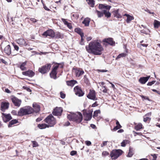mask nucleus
I'll return each mask as SVG.
<instances>
[{"label":"nucleus","mask_w":160,"mask_h":160,"mask_svg":"<svg viewBox=\"0 0 160 160\" xmlns=\"http://www.w3.org/2000/svg\"><path fill=\"white\" fill-rule=\"evenodd\" d=\"M86 48L88 52L96 55L101 54L102 51L103 50L102 47L98 41L90 42L88 46H86Z\"/></svg>","instance_id":"nucleus-1"},{"label":"nucleus","mask_w":160,"mask_h":160,"mask_svg":"<svg viewBox=\"0 0 160 160\" xmlns=\"http://www.w3.org/2000/svg\"><path fill=\"white\" fill-rule=\"evenodd\" d=\"M34 112L33 109L29 106L21 108L18 112V116H22L32 113Z\"/></svg>","instance_id":"nucleus-2"},{"label":"nucleus","mask_w":160,"mask_h":160,"mask_svg":"<svg viewBox=\"0 0 160 160\" xmlns=\"http://www.w3.org/2000/svg\"><path fill=\"white\" fill-rule=\"evenodd\" d=\"M45 122L48 124L49 127L53 126L56 123L55 120L52 115L48 116L44 120Z\"/></svg>","instance_id":"nucleus-3"},{"label":"nucleus","mask_w":160,"mask_h":160,"mask_svg":"<svg viewBox=\"0 0 160 160\" xmlns=\"http://www.w3.org/2000/svg\"><path fill=\"white\" fill-rule=\"evenodd\" d=\"M51 67V64L50 63L47 64L43 66L38 69L39 72L42 74H45L48 72L50 70Z\"/></svg>","instance_id":"nucleus-4"},{"label":"nucleus","mask_w":160,"mask_h":160,"mask_svg":"<svg viewBox=\"0 0 160 160\" xmlns=\"http://www.w3.org/2000/svg\"><path fill=\"white\" fill-rule=\"evenodd\" d=\"M82 120V116L80 112H77L73 114V121L77 123H80Z\"/></svg>","instance_id":"nucleus-5"},{"label":"nucleus","mask_w":160,"mask_h":160,"mask_svg":"<svg viewBox=\"0 0 160 160\" xmlns=\"http://www.w3.org/2000/svg\"><path fill=\"white\" fill-rule=\"evenodd\" d=\"M122 153V151L121 150H114L111 152L110 156L112 159H116Z\"/></svg>","instance_id":"nucleus-6"},{"label":"nucleus","mask_w":160,"mask_h":160,"mask_svg":"<svg viewBox=\"0 0 160 160\" xmlns=\"http://www.w3.org/2000/svg\"><path fill=\"white\" fill-rule=\"evenodd\" d=\"M58 64V63H57ZM59 64H58V65L56 66H53V68L52 69L51 72L50 73V75L51 78H53L54 79H56L57 78L56 75L57 74V70L59 67Z\"/></svg>","instance_id":"nucleus-7"},{"label":"nucleus","mask_w":160,"mask_h":160,"mask_svg":"<svg viewBox=\"0 0 160 160\" xmlns=\"http://www.w3.org/2000/svg\"><path fill=\"white\" fill-rule=\"evenodd\" d=\"M87 97L88 98L93 100H96L97 99L96 96L95 92L93 90H90L87 96Z\"/></svg>","instance_id":"nucleus-8"},{"label":"nucleus","mask_w":160,"mask_h":160,"mask_svg":"<svg viewBox=\"0 0 160 160\" xmlns=\"http://www.w3.org/2000/svg\"><path fill=\"white\" fill-rule=\"evenodd\" d=\"M74 90L75 94L79 97L82 96L84 94V92L81 89V88L78 86L75 87Z\"/></svg>","instance_id":"nucleus-9"},{"label":"nucleus","mask_w":160,"mask_h":160,"mask_svg":"<svg viewBox=\"0 0 160 160\" xmlns=\"http://www.w3.org/2000/svg\"><path fill=\"white\" fill-rule=\"evenodd\" d=\"M42 35L44 36H49L51 38H53L55 36V33L52 29L48 30L44 32Z\"/></svg>","instance_id":"nucleus-10"},{"label":"nucleus","mask_w":160,"mask_h":160,"mask_svg":"<svg viewBox=\"0 0 160 160\" xmlns=\"http://www.w3.org/2000/svg\"><path fill=\"white\" fill-rule=\"evenodd\" d=\"M62 111V108L56 107L54 109L52 114L55 116H60L61 115Z\"/></svg>","instance_id":"nucleus-11"},{"label":"nucleus","mask_w":160,"mask_h":160,"mask_svg":"<svg viewBox=\"0 0 160 160\" xmlns=\"http://www.w3.org/2000/svg\"><path fill=\"white\" fill-rule=\"evenodd\" d=\"M12 101L14 105L17 107H19L21 103V100L15 97H13L12 98Z\"/></svg>","instance_id":"nucleus-12"},{"label":"nucleus","mask_w":160,"mask_h":160,"mask_svg":"<svg viewBox=\"0 0 160 160\" xmlns=\"http://www.w3.org/2000/svg\"><path fill=\"white\" fill-rule=\"evenodd\" d=\"M2 114L3 116L2 118L4 122H8L12 119V118L10 114H6L2 113Z\"/></svg>","instance_id":"nucleus-13"},{"label":"nucleus","mask_w":160,"mask_h":160,"mask_svg":"<svg viewBox=\"0 0 160 160\" xmlns=\"http://www.w3.org/2000/svg\"><path fill=\"white\" fill-rule=\"evenodd\" d=\"M9 104L8 102H2L1 103V110L4 112L6 109L8 108Z\"/></svg>","instance_id":"nucleus-14"},{"label":"nucleus","mask_w":160,"mask_h":160,"mask_svg":"<svg viewBox=\"0 0 160 160\" xmlns=\"http://www.w3.org/2000/svg\"><path fill=\"white\" fill-rule=\"evenodd\" d=\"M17 42L21 46H26L28 45L25 40L22 38H20L17 40Z\"/></svg>","instance_id":"nucleus-15"},{"label":"nucleus","mask_w":160,"mask_h":160,"mask_svg":"<svg viewBox=\"0 0 160 160\" xmlns=\"http://www.w3.org/2000/svg\"><path fill=\"white\" fill-rule=\"evenodd\" d=\"M103 41L112 46L114 45L115 44V42L111 38H105L103 40Z\"/></svg>","instance_id":"nucleus-16"},{"label":"nucleus","mask_w":160,"mask_h":160,"mask_svg":"<svg viewBox=\"0 0 160 160\" xmlns=\"http://www.w3.org/2000/svg\"><path fill=\"white\" fill-rule=\"evenodd\" d=\"M22 74L26 76L32 77L34 76L35 74L34 73L32 70H28L25 72H23Z\"/></svg>","instance_id":"nucleus-17"},{"label":"nucleus","mask_w":160,"mask_h":160,"mask_svg":"<svg viewBox=\"0 0 160 160\" xmlns=\"http://www.w3.org/2000/svg\"><path fill=\"white\" fill-rule=\"evenodd\" d=\"M150 76H149L147 77H143L139 79V82L142 84H145L148 80Z\"/></svg>","instance_id":"nucleus-18"},{"label":"nucleus","mask_w":160,"mask_h":160,"mask_svg":"<svg viewBox=\"0 0 160 160\" xmlns=\"http://www.w3.org/2000/svg\"><path fill=\"white\" fill-rule=\"evenodd\" d=\"M32 106L34 108V112L36 113L38 112L40 110V108L39 105H38L36 103H34L32 105Z\"/></svg>","instance_id":"nucleus-19"},{"label":"nucleus","mask_w":160,"mask_h":160,"mask_svg":"<svg viewBox=\"0 0 160 160\" xmlns=\"http://www.w3.org/2000/svg\"><path fill=\"white\" fill-rule=\"evenodd\" d=\"M123 16H126L127 17V19L126 20V22L128 23H130L132 20H133L134 19L133 16L127 14H124Z\"/></svg>","instance_id":"nucleus-20"},{"label":"nucleus","mask_w":160,"mask_h":160,"mask_svg":"<svg viewBox=\"0 0 160 160\" xmlns=\"http://www.w3.org/2000/svg\"><path fill=\"white\" fill-rule=\"evenodd\" d=\"M77 83V81L74 80H71L68 81L66 82L68 86L73 87L74 85Z\"/></svg>","instance_id":"nucleus-21"},{"label":"nucleus","mask_w":160,"mask_h":160,"mask_svg":"<svg viewBox=\"0 0 160 160\" xmlns=\"http://www.w3.org/2000/svg\"><path fill=\"white\" fill-rule=\"evenodd\" d=\"M4 51L8 55H10L11 53V49L10 45H8L5 48Z\"/></svg>","instance_id":"nucleus-22"},{"label":"nucleus","mask_w":160,"mask_h":160,"mask_svg":"<svg viewBox=\"0 0 160 160\" xmlns=\"http://www.w3.org/2000/svg\"><path fill=\"white\" fill-rule=\"evenodd\" d=\"M113 15L115 17L117 18H120L122 17L121 15L119 12V10L117 9L113 11Z\"/></svg>","instance_id":"nucleus-23"},{"label":"nucleus","mask_w":160,"mask_h":160,"mask_svg":"<svg viewBox=\"0 0 160 160\" xmlns=\"http://www.w3.org/2000/svg\"><path fill=\"white\" fill-rule=\"evenodd\" d=\"M85 119L86 121H89L91 120L92 117V112L86 113L85 115Z\"/></svg>","instance_id":"nucleus-24"},{"label":"nucleus","mask_w":160,"mask_h":160,"mask_svg":"<svg viewBox=\"0 0 160 160\" xmlns=\"http://www.w3.org/2000/svg\"><path fill=\"white\" fill-rule=\"evenodd\" d=\"M90 20V18H86L82 22V23L85 25V26H88L89 25Z\"/></svg>","instance_id":"nucleus-25"},{"label":"nucleus","mask_w":160,"mask_h":160,"mask_svg":"<svg viewBox=\"0 0 160 160\" xmlns=\"http://www.w3.org/2000/svg\"><path fill=\"white\" fill-rule=\"evenodd\" d=\"M84 73V72L83 70H80L78 69L75 70L76 75L77 77H79L83 75Z\"/></svg>","instance_id":"nucleus-26"},{"label":"nucleus","mask_w":160,"mask_h":160,"mask_svg":"<svg viewBox=\"0 0 160 160\" xmlns=\"http://www.w3.org/2000/svg\"><path fill=\"white\" fill-rule=\"evenodd\" d=\"M38 127L40 129H45L46 128H48L49 126L45 123H42L41 124H39L38 125Z\"/></svg>","instance_id":"nucleus-27"},{"label":"nucleus","mask_w":160,"mask_h":160,"mask_svg":"<svg viewBox=\"0 0 160 160\" xmlns=\"http://www.w3.org/2000/svg\"><path fill=\"white\" fill-rule=\"evenodd\" d=\"M75 32L79 34L81 36L84 37V33L81 29L80 28H76L75 29Z\"/></svg>","instance_id":"nucleus-28"},{"label":"nucleus","mask_w":160,"mask_h":160,"mask_svg":"<svg viewBox=\"0 0 160 160\" xmlns=\"http://www.w3.org/2000/svg\"><path fill=\"white\" fill-rule=\"evenodd\" d=\"M116 124L117 125L116 126L113 128V130L114 131H116L120 128L122 127L120 125L119 122L117 120H116Z\"/></svg>","instance_id":"nucleus-29"},{"label":"nucleus","mask_w":160,"mask_h":160,"mask_svg":"<svg viewBox=\"0 0 160 160\" xmlns=\"http://www.w3.org/2000/svg\"><path fill=\"white\" fill-rule=\"evenodd\" d=\"M99 8L100 9H106L109 10L111 8V6L108 5L105 6L103 4H100L99 5Z\"/></svg>","instance_id":"nucleus-30"},{"label":"nucleus","mask_w":160,"mask_h":160,"mask_svg":"<svg viewBox=\"0 0 160 160\" xmlns=\"http://www.w3.org/2000/svg\"><path fill=\"white\" fill-rule=\"evenodd\" d=\"M133 154V149L132 148L130 147L128 154L127 155V157H131Z\"/></svg>","instance_id":"nucleus-31"},{"label":"nucleus","mask_w":160,"mask_h":160,"mask_svg":"<svg viewBox=\"0 0 160 160\" xmlns=\"http://www.w3.org/2000/svg\"><path fill=\"white\" fill-rule=\"evenodd\" d=\"M18 122V120L16 119L12 120L9 122V124L8 125V127H12L13 125L17 123Z\"/></svg>","instance_id":"nucleus-32"},{"label":"nucleus","mask_w":160,"mask_h":160,"mask_svg":"<svg viewBox=\"0 0 160 160\" xmlns=\"http://www.w3.org/2000/svg\"><path fill=\"white\" fill-rule=\"evenodd\" d=\"M160 26V22L158 20H155L154 21V26L155 28H158Z\"/></svg>","instance_id":"nucleus-33"},{"label":"nucleus","mask_w":160,"mask_h":160,"mask_svg":"<svg viewBox=\"0 0 160 160\" xmlns=\"http://www.w3.org/2000/svg\"><path fill=\"white\" fill-rule=\"evenodd\" d=\"M88 3L91 7H93L94 6V0H86Z\"/></svg>","instance_id":"nucleus-34"},{"label":"nucleus","mask_w":160,"mask_h":160,"mask_svg":"<svg viewBox=\"0 0 160 160\" xmlns=\"http://www.w3.org/2000/svg\"><path fill=\"white\" fill-rule=\"evenodd\" d=\"M142 128V125L141 123H138V125L135 126V129L137 131H138Z\"/></svg>","instance_id":"nucleus-35"},{"label":"nucleus","mask_w":160,"mask_h":160,"mask_svg":"<svg viewBox=\"0 0 160 160\" xmlns=\"http://www.w3.org/2000/svg\"><path fill=\"white\" fill-rule=\"evenodd\" d=\"M103 12L105 17L109 18L111 16V14L110 13L109 11H107V10H104Z\"/></svg>","instance_id":"nucleus-36"},{"label":"nucleus","mask_w":160,"mask_h":160,"mask_svg":"<svg viewBox=\"0 0 160 160\" xmlns=\"http://www.w3.org/2000/svg\"><path fill=\"white\" fill-rule=\"evenodd\" d=\"M26 64L25 62H23L20 66V69L22 71L25 70H26V68L25 67Z\"/></svg>","instance_id":"nucleus-37"},{"label":"nucleus","mask_w":160,"mask_h":160,"mask_svg":"<svg viewBox=\"0 0 160 160\" xmlns=\"http://www.w3.org/2000/svg\"><path fill=\"white\" fill-rule=\"evenodd\" d=\"M100 113V111L99 110H98L95 111L93 113V117L94 118H95L98 116V114Z\"/></svg>","instance_id":"nucleus-38"},{"label":"nucleus","mask_w":160,"mask_h":160,"mask_svg":"<svg viewBox=\"0 0 160 160\" xmlns=\"http://www.w3.org/2000/svg\"><path fill=\"white\" fill-rule=\"evenodd\" d=\"M127 54L125 53H122L120 54L116 58V60H117L119 58H121V57H125L126 56Z\"/></svg>","instance_id":"nucleus-39"},{"label":"nucleus","mask_w":160,"mask_h":160,"mask_svg":"<svg viewBox=\"0 0 160 160\" xmlns=\"http://www.w3.org/2000/svg\"><path fill=\"white\" fill-rule=\"evenodd\" d=\"M128 142V140H124L121 143V146L122 147H125L126 144Z\"/></svg>","instance_id":"nucleus-40"},{"label":"nucleus","mask_w":160,"mask_h":160,"mask_svg":"<svg viewBox=\"0 0 160 160\" xmlns=\"http://www.w3.org/2000/svg\"><path fill=\"white\" fill-rule=\"evenodd\" d=\"M84 82L87 84H88L89 83V81L87 78L86 75H85L84 77Z\"/></svg>","instance_id":"nucleus-41"},{"label":"nucleus","mask_w":160,"mask_h":160,"mask_svg":"<svg viewBox=\"0 0 160 160\" xmlns=\"http://www.w3.org/2000/svg\"><path fill=\"white\" fill-rule=\"evenodd\" d=\"M32 142L33 144L32 147H36L38 146V144L36 141H32Z\"/></svg>","instance_id":"nucleus-42"},{"label":"nucleus","mask_w":160,"mask_h":160,"mask_svg":"<svg viewBox=\"0 0 160 160\" xmlns=\"http://www.w3.org/2000/svg\"><path fill=\"white\" fill-rule=\"evenodd\" d=\"M151 119L148 117H147L146 115H145L143 117V121L144 122H146L147 121L150 120Z\"/></svg>","instance_id":"nucleus-43"},{"label":"nucleus","mask_w":160,"mask_h":160,"mask_svg":"<svg viewBox=\"0 0 160 160\" xmlns=\"http://www.w3.org/2000/svg\"><path fill=\"white\" fill-rule=\"evenodd\" d=\"M67 118L69 120L73 121V114H72L68 115L67 116Z\"/></svg>","instance_id":"nucleus-44"},{"label":"nucleus","mask_w":160,"mask_h":160,"mask_svg":"<svg viewBox=\"0 0 160 160\" xmlns=\"http://www.w3.org/2000/svg\"><path fill=\"white\" fill-rule=\"evenodd\" d=\"M96 12H97V15L98 17H101L103 16V13L102 12L98 10H96Z\"/></svg>","instance_id":"nucleus-45"},{"label":"nucleus","mask_w":160,"mask_h":160,"mask_svg":"<svg viewBox=\"0 0 160 160\" xmlns=\"http://www.w3.org/2000/svg\"><path fill=\"white\" fill-rule=\"evenodd\" d=\"M151 156L152 158V160H156V159L157 157L156 154H151Z\"/></svg>","instance_id":"nucleus-46"},{"label":"nucleus","mask_w":160,"mask_h":160,"mask_svg":"<svg viewBox=\"0 0 160 160\" xmlns=\"http://www.w3.org/2000/svg\"><path fill=\"white\" fill-rule=\"evenodd\" d=\"M155 82L156 81H153L152 82H149L148 83L147 85L151 86L154 84Z\"/></svg>","instance_id":"nucleus-47"},{"label":"nucleus","mask_w":160,"mask_h":160,"mask_svg":"<svg viewBox=\"0 0 160 160\" xmlns=\"http://www.w3.org/2000/svg\"><path fill=\"white\" fill-rule=\"evenodd\" d=\"M62 21L64 23L65 25H67L68 23L66 20V19L64 18H62Z\"/></svg>","instance_id":"nucleus-48"},{"label":"nucleus","mask_w":160,"mask_h":160,"mask_svg":"<svg viewBox=\"0 0 160 160\" xmlns=\"http://www.w3.org/2000/svg\"><path fill=\"white\" fill-rule=\"evenodd\" d=\"M77 154V152L75 151H72L70 152V155L71 156H73Z\"/></svg>","instance_id":"nucleus-49"},{"label":"nucleus","mask_w":160,"mask_h":160,"mask_svg":"<svg viewBox=\"0 0 160 160\" xmlns=\"http://www.w3.org/2000/svg\"><path fill=\"white\" fill-rule=\"evenodd\" d=\"M13 45L15 49L17 51H18L19 48L18 46L15 44Z\"/></svg>","instance_id":"nucleus-50"},{"label":"nucleus","mask_w":160,"mask_h":160,"mask_svg":"<svg viewBox=\"0 0 160 160\" xmlns=\"http://www.w3.org/2000/svg\"><path fill=\"white\" fill-rule=\"evenodd\" d=\"M107 141H103L102 143L101 144V146L102 147H103L104 146H106L107 145Z\"/></svg>","instance_id":"nucleus-51"},{"label":"nucleus","mask_w":160,"mask_h":160,"mask_svg":"<svg viewBox=\"0 0 160 160\" xmlns=\"http://www.w3.org/2000/svg\"><path fill=\"white\" fill-rule=\"evenodd\" d=\"M60 94L61 95V97L62 98H64L65 97V94L63 93L62 92H61L60 93Z\"/></svg>","instance_id":"nucleus-52"},{"label":"nucleus","mask_w":160,"mask_h":160,"mask_svg":"<svg viewBox=\"0 0 160 160\" xmlns=\"http://www.w3.org/2000/svg\"><path fill=\"white\" fill-rule=\"evenodd\" d=\"M12 113L13 115H18V113H17V112L15 110H13L11 112Z\"/></svg>","instance_id":"nucleus-53"},{"label":"nucleus","mask_w":160,"mask_h":160,"mask_svg":"<svg viewBox=\"0 0 160 160\" xmlns=\"http://www.w3.org/2000/svg\"><path fill=\"white\" fill-rule=\"evenodd\" d=\"M85 143L87 146H90L91 144V143L90 141H85Z\"/></svg>","instance_id":"nucleus-54"},{"label":"nucleus","mask_w":160,"mask_h":160,"mask_svg":"<svg viewBox=\"0 0 160 160\" xmlns=\"http://www.w3.org/2000/svg\"><path fill=\"white\" fill-rule=\"evenodd\" d=\"M102 89H103L102 91L103 92L106 93L107 91V89L106 88L105 86H103L102 88Z\"/></svg>","instance_id":"nucleus-55"},{"label":"nucleus","mask_w":160,"mask_h":160,"mask_svg":"<svg viewBox=\"0 0 160 160\" xmlns=\"http://www.w3.org/2000/svg\"><path fill=\"white\" fill-rule=\"evenodd\" d=\"M57 37H58V38H62V35L59 32H58L57 34Z\"/></svg>","instance_id":"nucleus-56"},{"label":"nucleus","mask_w":160,"mask_h":160,"mask_svg":"<svg viewBox=\"0 0 160 160\" xmlns=\"http://www.w3.org/2000/svg\"><path fill=\"white\" fill-rule=\"evenodd\" d=\"M102 154L104 156H107L109 155V153L107 152L104 151L102 152Z\"/></svg>","instance_id":"nucleus-57"},{"label":"nucleus","mask_w":160,"mask_h":160,"mask_svg":"<svg viewBox=\"0 0 160 160\" xmlns=\"http://www.w3.org/2000/svg\"><path fill=\"white\" fill-rule=\"evenodd\" d=\"M142 98H143L145 99H146V100H147L149 101H150V100L149 99V98L148 97H145V96H142Z\"/></svg>","instance_id":"nucleus-58"},{"label":"nucleus","mask_w":160,"mask_h":160,"mask_svg":"<svg viewBox=\"0 0 160 160\" xmlns=\"http://www.w3.org/2000/svg\"><path fill=\"white\" fill-rule=\"evenodd\" d=\"M66 25L69 29L72 28V25L71 23H68Z\"/></svg>","instance_id":"nucleus-59"},{"label":"nucleus","mask_w":160,"mask_h":160,"mask_svg":"<svg viewBox=\"0 0 160 160\" xmlns=\"http://www.w3.org/2000/svg\"><path fill=\"white\" fill-rule=\"evenodd\" d=\"M30 20L33 22H37V20L34 18H31L30 19Z\"/></svg>","instance_id":"nucleus-60"},{"label":"nucleus","mask_w":160,"mask_h":160,"mask_svg":"<svg viewBox=\"0 0 160 160\" xmlns=\"http://www.w3.org/2000/svg\"><path fill=\"white\" fill-rule=\"evenodd\" d=\"M43 8H44V9L46 10H47V11H50V9L47 7V6H46L45 5H43Z\"/></svg>","instance_id":"nucleus-61"},{"label":"nucleus","mask_w":160,"mask_h":160,"mask_svg":"<svg viewBox=\"0 0 160 160\" xmlns=\"http://www.w3.org/2000/svg\"><path fill=\"white\" fill-rule=\"evenodd\" d=\"M152 91L154 92H156V93L159 94H160V92L158 91H157L156 90L154 89H152Z\"/></svg>","instance_id":"nucleus-62"},{"label":"nucleus","mask_w":160,"mask_h":160,"mask_svg":"<svg viewBox=\"0 0 160 160\" xmlns=\"http://www.w3.org/2000/svg\"><path fill=\"white\" fill-rule=\"evenodd\" d=\"M98 105L97 104V102H96L95 103L92 104V107H95Z\"/></svg>","instance_id":"nucleus-63"},{"label":"nucleus","mask_w":160,"mask_h":160,"mask_svg":"<svg viewBox=\"0 0 160 160\" xmlns=\"http://www.w3.org/2000/svg\"><path fill=\"white\" fill-rule=\"evenodd\" d=\"M91 127L93 129H95L96 128V126L93 124H91Z\"/></svg>","instance_id":"nucleus-64"}]
</instances>
